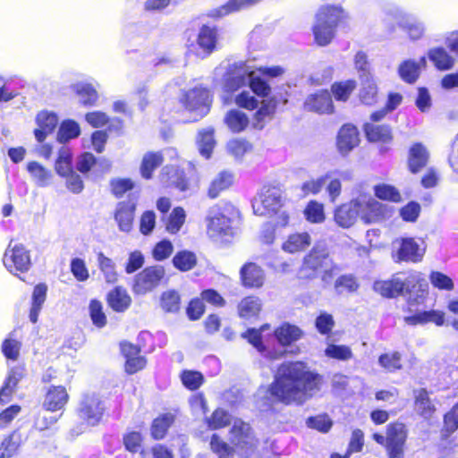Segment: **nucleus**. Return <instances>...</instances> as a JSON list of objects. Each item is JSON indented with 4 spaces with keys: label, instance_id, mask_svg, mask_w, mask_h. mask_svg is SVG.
Listing matches in <instances>:
<instances>
[{
    "label": "nucleus",
    "instance_id": "f704fd0d",
    "mask_svg": "<svg viewBox=\"0 0 458 458\" xmlns=\"http://www.w3.org/2000/svg\"><path fill=\"white\" fill-rule=\"evenodd\" d=\"M361 89L360 90V98L365 105H373L377 101V87L373 77H365L360 80Z\"/></svg>",
    "mask_w": 458,
    "mask_h": 458
},
{
    "label": "nucleus",
    "instance_id": "4c0bfd02",
    "mask_svg": "<svg viewBox=\"0 0 458 458\" xmlns=\"http://www.w3.org/2000/svg\"><path fill=\"white\" fill-rule=\"evenodd\" d=\"M27 169L38 187L48 185L52 177V174L49 170L36 161L30 162L27 165Z\"/></svg>",
    "mask_w": 458,
    "mask_h": 458
},
{
    "label": "nucleus",
    "instance_id": "7ed1b4c3",
    "mask_svg": "<svg viewBox=\"0 0 458 458\" xmlns=\"http://www.w3.org/2000/svg\"><path fill=\"white\" fill-rule=\"evenodd\" d=\"M340 271L341 267L333 262L327 248L324 244H315L303 257L298 274L301 278L314 279L322 272V281L329 283Z\"/></svg>",
    "mask_w": 458,
    "mask_h": 458
},
{
    "label": "nucleus",
    "instance_id": "4be33fe9",
    "mask_svg": "<svg viewBox=\"0 0 458 458\" xmlns=\"http://www.w3.org/2000/svg\"><path fill=\"white\" fill-rule=\"evenodd\" d=\"M160 180L168 186H174L181 191L188 190V182L183 172L173 165H165L160 174Z\"/></svg>",
    "mask_w": 458,
    "mask_h": 458
},
{
    "label": "nucleus",
    "instance_id": "a878e982",
    "mask_svg": "<svg viewBox=\"0 0 458 458\" xmlns=\"http://www.w3.org/2000/svg\"><path fill=\"white\" fill-rule=\"evenodd\" d=\"M311 244V237L308 233H293L283 243L282 249L289 253L305 250Z\"/></svg>",
    "mask_w": 458,
    "mask_h": 458
},
{
    "label": "nucleus",
    "instance_id": "680f3d73",
    "mask_svg": "<svg viewBox=\"0 0 458 458\" xmlns=\"http://www.w3.org/2000/svg\"><path fill=\"white\" fill-rule=\"evenodd\" d=\"M210 447L219 458H231L233 456L232 448L226 443L222 441L216 434L212 436Z\"/></svg>",
    "mask_w": 458,
    "mask_h": 458
},
{
    "label": "nucleus",
    "instance_id": "338daca9",
    "mask_svg": "<svg viewBox=\"0 0 458 458\" xmlns=\"http://www.w3.org/2000/svg\"><path fill=\"white\" fill-rule=\"evenodd\" d=\"M182 381L187 388L196 390L201 386L203 376L198 371H184L182 374Z\"/></svg>",
    "mask_w": 458,
    "mask_h": 458
},
{
    "label": "nucleus",
    "instance_id": "c85d7f7f",
    "mask_svg": "<svg viewBox=\"0 0 458 458\" xmlns=\"http://www.w3.org/2000/svg\"><path fill=\"white\" fill-rule=\"evenodd\" d=\"M107 301L114 310L123 312L129 308L131 300L124 289L116 287L109 293Z\"/></svg>",
    "mask_w": 458,
    "mask_h": 458
},
{
    "label": "nucleus",
    "instance_id": "b1692460",
    "mask_svg": "<svg viewBox=\"0 0 458 458\" xmlns=\"http://www.w3.org/2000/svg\"><path fill=\"white\" fill-rule=\"evenodd\" d=\"M428 153L425 147L420 143L414 144L410 149L409 155V169L411 173L416 174L423 168L428 162Z\"/></svg>",
    "mask_w": 458,
    "mask_h": 458
},
{
    "label": "nucleus",
    "instance_id": "473e14b6",
    "mask_svg": "<svg viewBox=\"0 0 458 458\" xmlns=\"http://www.w3.org/2000/svg\"><path fill=\"white\" fill-rule=\"evenodd\" d=\"M374 290L384 297L393 298L403 293V284L399 278L389 281L376 282Z\"/></svg>",
    "mask_w": 458,
    "mask_h": 458
},
{
    "label": "nucleus",
    "instance_id": "72a5a7b5",
    "mask_svg": "<svg viewBox=\"0 0 458 458\" xmlns=\"http://www.w3.org/2000/svg\"><path fill=\"white\" fill-rule=\"evenodd\" d=\"M199 153L206 158H209L216 144L214 129L208 128L199 131L197 138Z\"/></svg>",
    "mask_w": 458,
    "mask_h": 458
},
{
    "label": "nucleus",
    "instance_id": "f8f14e48",
    "mask_svg": "<svg viewBox=\"0 0 458 458\" xmlns=\"http://www.w3.org/2000/svg\"><path fill=\"white\" fill-rule=\"evenodd\" d=\"M406 437L404 424L394 423L387 427L386 448L389 458H403Z\"/></svg>",
    "mask_w": 458,
    "mask_h": 458
},
{
    "label": "nucleus",
    "instance_id": "c03bdc74",
    "mask_svg": "<svg viewBox=\"0 0 458 458\" xmlns=\"http://www.w3.org/2000/svg\"><path fill=\"white\" fill-rule=\"evenodd\" d=\"M174 421V417L171 414H165L161 417L155 419L151 426V436L155 439H162L168 428Z\"/></svg>",
    "mask_w": 458,
    "mask_h": 458
},
{
    "label": "nucleus",
    "instance_id": "58836bf2",
    "mask_svg": "<svg viewBox=\"0 0 458 458\" xmlns=\"http://www.w3.org/2000/svg\"><path fill=\"white\" fill-rule=\"evenodd\" d=\"M252 4V0H230L226 4L212 10L208 13V16L213 18H221L233 12H236L245 7L250 6Z\"/></svg>",
    "mask_w": 458,
    "mask_h": 458
},
{
    "label": "nucleus",
    "instance_id": "ddd939ff",
    "mask_svg": "<svg viewBox=\"0 0 458 458\" xmlns=\"http://www.w3.org/2000/svg\"><path fill=\"white\" fill-rule=\"evenodd\" d=\"M250 71L244 62L234 63L229 65L225 79L224 89L227 92H233L250 82Z\"/></svg>",
    "mask_w": 458,
    "mask_h": 458
},
{
    "label": "nucleus",
    "instance_id": "dca6fc26",
    "mask_svg": "<svg viewBox=\"0 0 458 458\" xmlns=\"http://www.w3.org/2000/svg\"><path fill=\"white\" fill-rule=\"evenodd\" d=\"M359 142V132L355 126L345 124L341 128L337 138V147L341 154H348Z\"/></svg>",
    "mask_w": 458,
    "mask_h": 458
},
{
    "label": "nucleus",
    "instance_id": "ea45409f",
    "mask_svg": "<svg viewBox=\"0 0 458 458\" xmlns=\"http://www.w3.org/2000/svg\"><path fill=\"white\" fill-rule=\"evenodd\" d=\"M233 183V174L228 172H221L211 182L208 189V196L211 199L216 198L219 193L229 188Z\"/></svg>",
    "mask_w": 458,
    "mask_h": 458
},
{
    "label": "nucleus",
    "instance_id": "cd10ccee",
    "mask_svg": "<svg viewBox=\"0 0 458 458\" xmlns=\"http://www.w3.org/2000/svg\"><path fill=\"white\" fill-rule=\"evenodd\" d=\"M428 56L440 71L450 70L454 65V59L443 47L431 48L428 52Z\"/></svg>",
    "mask_w": 458,
    "mask_h": 458
},
{
    "label": "nucleus",
    "instance_id": "6ab92c4d",
    "mask_svg": "<svg viewBox=\"0 0 458 458\" xmlns=\"http://www.w3.org/2000/svg\"><path fill=\"white\" fill-rule=\"evenodd\" d=\"M68 399L69 395L64 386H53L49 387L46 394L43 406L48 411H55L64 408Z\"/></svg>",
    "mask_w": 458,
    "mask_h": 458
},
{
    "label": "nucleus",
    "instance_id": "423d86ee",
    "mask_svg": "<svg viewBox=\"0 0 458 458\" xmlns=\"http://www.w3.org/2000/svg\"><path fill=\"white\" fill-rule=\"evenodd\" d=\"M182 101L186 109L196 114L193 120L202 118L209 112L211 98L207 89L194 88L185 93Z\"/></svg>",
    "mask_w": 458,
    "mask_h": 458
},
{
    "label": "nucleus",
    "instance_id": "2eb2a0df",
    "mask_svg": "<svg viewBox=\"0 0 458 458\" xmlns=\"http://www.w3.org/2000/svg\"><path fill=\"white\" fill-rule=\"evenodd\" d=\"M304 107L308 111L320 114L331 113L333 111V102L330 93L327 90H321L310 95L304 102Z\"/></svg>",
    "mask_w": 458,
    "mask_h": 458
},
{
    "label": "nucleus",
    "instance_id": "2f4dec72",
    "mask_svg": "<svg viewBox=\"0 0 458 458\" xmlns=\"http://www.w3.org/2000/svg\"><path fill=\"white\" fill-rule=\"evenodd\" d=\"M261 301L258 297H246L238 304V314L243 318L256 317L261 310Z\"/></svg>",
    "mask_w": 458,
    "mask_h": 458
},
{
    "label": "nucleus",
    "instance_id": "4468645a",
    "mask_svg": "<svg viewBox=\"0 0 458 458\" xmlns=\"http://www.w3.org/2000/svg\"><path fill=\"white\" fill-rule=\"evenodd\" d=\"M135 208L136 203L132 200L121 201L117 204L114 219L121 231L128 233L131 230Z\"/></svg>",
    "mask_w": 458,
    "mask_h": 458
},
{
    "label": "nucleus",
    "instance_id": "412c9836",
    "mask_svg": "<svg viewBox=\"0 0 458 458\" xmlns=\"http://www.w3.org/2000/svg\"><path fill=\"white\" fill-rule=\"evenodd\" d=\"M38 128L34 131L38 142L44 141L47 135L51 133L58 123V118L54 113L40 112L37 115Z\"/></svg>",
    "mask_w": 458,
    "mask_h": 458
},
{
    "label": "nucleus",
    "instance_id": "6e6552de",
    "mask_svg": "<svg viewBox=\"0 0 458 458\" xmlns=\"http://www.w3.org/2000/svg\"><path fill=\"white\" fill-rule=\"evenodd\" d=\"M165 276L162 266L148 267L134 278L133 291L137 294H145L156 288Z\"/></svg>",
    "mask_w": 458,
    "mask_h": 458
},
{
    "label": "nucleus",
    "instance_id": "f03ea898",
    "mask_svg": "<svg viewBox=\"0 0 458 458\" xmlns=\"http://www.w3.org/2000/svg\"><path fill=\"white\" fill-rule=\"evenodd\" d=\"M390 213L387 205L372 197L360 195L340 206L335 212V220L341 227L349 228L354 225L358 217L365 224H371L389 216Z\"/></svg>",
    "mask_w": 458,
    "mask_h": 458
},
{
    "label": "nucleus",
    "instance_id": "bb28decb",
    "mask_svg": "<svg viewBox=\"0 0 458 458\" xmlns=\"http://www.w3.org/2000/svg\"><path fill=\"white\" fill-rule=\"evenodd\" d=\"M364 131L368 140L372 142L381 141L386 143L391 141L393 138L391 128L388 125L366 123Z\"/></svg>",
    "mask_w": 458,
    "mask_h": 458
},
{
    "label": "nucleus",
    "instance_id": "0e129e2a",
    "mask_svg": "<svg viewBox=\"0 0 458 458\" xmlns=\"http://www.w3.org/2000/svg\"><path fill=\"white\" fill-rule=\"evenodd\" d=\"M227 151L235 157L241 158L251 148V145L243 140H232L226 145Z\"/></svg>",
    "mask_w": 458,
    "mask_h": 458
},
{
    "label": "nucleus",
    "instance_id": "13d9d810",
    "mask_svg": "<svg viewBox=\"0 0 458 458\" xmlns=\"http://www.w3.org/2000/svg\"><path fill=\"white\" fill-rule=\"evenodd\" d=\"M21 347V342L9 337L3 342L2 352L7 359L17 360L20 356Z\"/></svg>",
    "mask_w": 458,
    "mask_h": 458
},
{
    "label": "nucleus",
    "instance_id": "5fc2aeb1",
    "mask_svg": "<svg viewBox=\"0 0 458 458\" xmlns=\"http://www.w3.org/2000/svg\"><path fill=\"white\" fill-rule=\"evenodd\" d=\"M375 194L378 199L384 200L400 202L402 199L399 191L391 185L383 184L376 186Z\"/></svg>",
    "mask_w": 458,
    "mask_h": 458
},
{
    "label": "nucleus",
    "instance_id": "393cba45",
    "mask_svg": "<svg viewBox=\"0 0 458 458\" xmlns=\"http://www.w3.org/2000/svg\"><path fill=\"white\" fill-rule=\"evenodd\" d=\"M275 335L281 345L289 346L301 338L302 331L296 326L284 323L276 329Z\"/></svg>",
    "mask_w": 458,
    "mask_h": 458
},
{
    "label": "nucleus",
    "instance_id": "37998d69",
    "mask_svg": "<svg viewBox=\"0 0 458 458\" xmlns=\"http://www.w3.org/2000/svg\"><path fill=\"white\" fill-rule=\"evenodd\" d=\"M73 89L83 106H93L96 103L98 92L90 84L77 83L73 85Z\"/></svg>",
    "mask_w": 458,
    "mask_h": 458
},
{
    "label": "nucleus",
    "instance_id": "69168bd1",
    "mask_svg": "<svg viewBox=\"0 0 458 458\" xmlns=\"http://www.w3.org/2000/svg\"><path fill=\"white\" fill-rule=\"evenodd\" d=\"M326 355L331 358L347 360L352 358V352L348 346L330 344L325 351Z\"/></svg>",
    "mask_w": 458,
    "mask_h": 458
},
{
    "label": "nucleus",
    "instance_id": "8fccbe9b",
    "mask_svg": "<svg viewBox=\"0 0 458 458\" xmlns=\"http://www.w3.org/2000/svg\"><path fill=\"white\" fill-rule=\"evenodd\" d=\"M160 305L165 312H177L180 309V296L174 290L163 293Z\"/></svg>",
    "mask_w": 458,
    "mask_h": 458
},
{
    "label": "nucleus",
    "instance_id": "e433bc0d",
    "mask_svg": "<svg viewBox=\"0 0 458 458\" xmlns=\"http://www.w3.org/2000/svg\"><path fill=\"white\" fill-rule=\"evenodd\" d=\"M225 123L232 131L240 132L247 127L249 119L243 112L231 110L226 114Z\"/></svg>",
    "mask_w": 458,
    "mask_h": 458
},
{
    "label": "nucleus",
    "instance_id": "09e8293b",
    "mask_svg": "<svg viewBox=\"0 0 458 458\" xmlns=\"http://www.w3.org/2000/svg\"><path fill=\"white\" fill-rule=\"evenodd\" d=\"M80 135V127L77 123L72 120L64 122L58 131L57 140L60 142H66Z\"/></svg>",
    "mask_w": 458,
    "mask_h": 458
},
{
    "label": "nucleus",
    "instance_id": "de8ad7c7",
    "mask_svg": "<svg viewBox=\"0 0 458 458\" xmlns=\"http://www.w3.org/2000/svg\"><path fill=\"white\" fill-rule=\"evenodd\" d=\"M458 428V407L454 406L444 417V427L441 430V437L446 439Z\"/></svg>",
    "mask_w": 458,
    "mask_h": 458
},
{
    "label": "nucleus",
    "instance_id": "603ef678",
    "mask_svg": "<svg viewBox=\"0 0 458 458\" xmlns=\"http://www.w3.org/2000/svg\"><path fill=\"white\" fill-rule=\"evenodd\" d=\"M197 42L205 52L210 53L216 46V30H199L197 36Z\"/></svg>",
    "mask_w": 458,
    "mask_h": 458
},
{
    "label": "nucleus",
    "instance_id": "bf43d9fd",
    "mask_svg": "<svg viewBox=\"0 0 458 458\" xmlns=\"http://www.w3.org/2000/svg\"><path fill=\"white\" fill-rule=\"evenodd\" d=\"M89 314L95 326L103 327L106 324V317L102 310V304L100 301L96 300L90 301Z\"/></svg>",
    "mask_w": 458,
    "mask_h": 458
},
{
    "label": "nucleus",
    "instance_id": "3c124183",
    "mask_svg": "<svg viewBox=\"0 0 458 458\" xmlns=\"http://www.w3.org/2000/svg\"><path fill=\"white\" fill-rule=\"evenodd\" d=\"M355 88L356 81L353 80H348L343 82L334 83L332 85V92L335 99L346 101Z\"/></svg>",
    "mask_w": 458,
    "mask_h": 458
},
{
    "label": "nucleus",
    "instance_id": "f3484780",
    "mask_svg": "<svg viewBox=\"0 0 458 458\" xmlns=\"http://www.w3.org/2000/svg\"><path fill=\"white\" fill-rule=\"evenodd\" d=\"M414 410L424 419H430L436 411V406L426 388L413 390Z\"/></svg>",
    "mask_w": 458,
    "mask_h": 458
},
{
    "label": "nucleus",
    "instance_id": "6e6d98bb",
    "mask_svg": "<svg viewBox=\"0 0 458 458\" xmlns=\"http://www.w3.org/2000/svg\"><path fill=\"white\" fill-rule=\"evenodd\" d=\"M358 287L359 284L352 275L341 276L335 283V288L339 293H342L344 291L353 293Z\"/></svg>",
    "mask_w": 458,
    "mask_h": 458
},
{
    "label": "nucleus",
    "instance_id": "f257e3e1",
    "mask_svg": "<svg viewBox=\"0 0 458 458\" xmlns=\"http://www.w3.org/2000/svg\"><path fill=\"white\" fill-rule=\"evenodd\" d=\"M323 381V376L310 370L301 361L284 362L277 369L269 393L286 405H301L320 391Z\"/></svg>",
    "mask_w": 458,
    "mask_h": 458
},
{
    "label": "nucleus",
    "instance_id": "052dcab7",
    "mask_svg": "<svg viewBox=\"0 0 458 458\" xmlns=\"http://www.w3.org/2000/svg\"><path fill=\"white\" fill-rule=\"evenodd\" d=\"M355 69L359 73L360 80L372 76L368 56L363 51H359L354 56Z\"/></svg>",
    "mask_w": 458,
    "mask_h": 458
},
{
    "label": "nucleus",
    "instance_id": "39448f33",
    "mask_svg": "<svg viewBox=\"0 0 458 458\" xmlns=\"http://www.w3.org/2000/svg\"><path fill=\"white\" fill-rule=\"evenodd\" d=\"M348 19V13L342 7L330 4L323 5L316 13L313 29H335L344 26Z\"/></svg>",
    "mask_w": 458,
    "mask_h": 458
},
{
    "label": "nucleus",
    "instance_id": "20e7f679",
    "mask_svg": "<svg viewBox=\"0 0 458 458\" xmlns=\"http://www.w3.org/2000/svg\"><path fill=\"white\" fill-rule=\"evenodd\" d=\"M282 207V191L275 186H265L252 199L254 214L266 216L276 213Z\"/></svg>",
    "mask_w": 458,
    "mask_h": 458
},
{
    "label": "nucleus",
    "instance_id": "7c9ffc66",
    "mask_svg": "<svg viewBox=\"0 0 458 458\" xmlns=\"http://www.w3.org/2000/svg\"><path fill=\"white\" fill-rule=\"evenodd\" d=\"M164 161L163 155L160 152H148L144 155L140 165V174L145 179L152 177V172L157 168Z\"/></svg>",
    "mask_w": 458,
    "mask_h": 458
},
{
    "label": "nucleus",
    "instance_id": "a18cd8bd",
    "mask_svg": "<svg viewBox=\"0 0 458 458\" xmlns=\"http://www.w3.org/2000/svg\"><path fill=\"white\" fill-rule=\"evenodd\" d=\"M98 261L100 270L105 276V279L109 284H114L117 280V273L113 260L106 257L102 252L98 255Z\"/></svg>",
    "mask_w": 458,
    "mask_h": 458
},
{
    "label": "nucleus",
    "instance_id": "49530a36",
    "mask_svg": "<svg viewBox=\"0 0 458 458\" xmlns=\"http://www.w3.org/2000/svg\"><path fill=\"white\" fill-rule=\"evenodd\" d=\"M401 284H403V293L405 291L410 294V301H411L413 292L417 286H420L422 290L428 287L427 280L417 273L411 274L404 281L401 280Z\"/></svg>",
    "mask_w": 458,
    "mask_h": 458
},
{
    "label": "nucleus",
    "instance_id": "79ce46f5",
    "mask_svg": "<svg viewBox=\"0 0 458 458\" xmlns=\"http://www.w3.org/2000/svg\"><path fill=\"white\" fill-rule=\"evenodd\" d=\"M174 266L181 271H189L197 264L196 255L189 250H182L173 258Z\"/></svg>",
    "mask_w": 458,
    "mask_h": 458
},
{
    "label": "nucleus",
    "instance_id": "0eeeda50",
    "mask_svg": "<svg viewBox=\"0 0 458 458\" xmlns=\"http://www.w3.org/2000/svg\"><path fill=\"white\" fill-rule=\"evenodd\" d=\"M231 433V440L242 455L248 457L254 452L257 440L249 424L237 420L234 422Z\"/></svg>",
    "mask_w": 458,
    "mask_h": 458
},
{
    "label": "nucleus",
    "instance_id": "4d7b16f0",
    "mask_svg": "<svg viewBox=\"0 0 458 458\" xmlns=\"http://www.w3.org/2000/svg\"><path fill=\"white\" fill-rule=\"evenodd\" d=\"M185 220V212L182 208H175L169 216L166 230L169 233H177Z\"/></svg>",
    "mask_w": 458,
    "mask_h": 458
},
{
    "label": "nucleus",
    "instance_id": "5701e85b",
    "mask_svg": "<svg viewBox=\"0 0 458 458\" xmlns=\"http://www.w3.org/2000/svg\"><path fill=\"white\" fill-rule=\"evenodd\" d=\"M423 252L420 250L418 243L412 239H403L400 248L397 251V261L417 262L421 259Z\"/></svg>",
    "mask_w": 458,
    "mask_h": 458
},
{
    "label": "nucleus",
    "instance_id": "e2e57ef3",
    "mask_svg": "<svg viewBox=\"0 0 458 458\" xmlns=\"http://www.w3.org/2000/svg\"><path fill=\"white\" fill-rule=\"evenodd\" d=\"M378 362L388 371L402 369L401 354L398 352H394L392 354H382L378 359Z\"/></svg>",
    "mask_w": 458,
    "mask_h": 458
},
{
    "label": "nucleus",
    "instance_id": "9b49d317",
    "mask_svg": "<svg viewBox=\"0 0 458 458\" xmlns=\"http://www.w3.org/2000/svg\"><path fill=\"white\" fill-rule=\"evenodd\" d=\"M102 401L95 394H85L78 407L79 417L89 425L95 426L102 418L104 412Z\"/></svg>",
    "mask_w": 458,
    "mask_h": 458
},
{
    "label": "nucleus",
    "instance_id": "9d476101",
    "mask_svg": "<svg viewBox=\"0 0 458 458\" xmlns=\"http://www.w3.org/2000/svg\"><path fill=\"white\" fill-rule=\"evenodd\" d=\"M206 223L207 233L211 238L231 233V220L224 215L218 205H214L208 210Z\"/></svg>",
    "mask_w": 458,
    "mask_h": 458
},
{
    "label": "nucleus",
    "instance_id": "a19ab883",
    "mask_svg": "<svg viewBox=\"0 0 458 458\" xmlns=\"http://www.w3.org/2000/svg\"><path fill=\"white\" fill-rule=\"evenodd\" d=\"M398 73L403 81L407 83H414L420 76V64L414 60L403 62L398 68Z\"/></svg>",
    "mask_w": 458,
    "mask_h": 458
},
{
    "label": "nucleus",
    "instance_id": "c756f323",
    "mask_svg": "<svg viewBox=\"0 0 458 458\" xmlns=\"http://www.w3.org/2000/svg\"><path fill=\"white\" fill-rule=\"evenodd\" d=\"M47 286L45 284H38L34 287L32 293V306L30 311V319L32 323L38 321V314L46 301Z\"/></svg>",
    "mask_w": 458,
    "mask_h": 458
},
{
    "label": "nucleus",
    "instance_id": "a211bd4d",
    "mask_svg": "<svg viewBox=\"0 0 458 458\" xmlns=\"http://www.w3.org/2000/svg\"><path fill=\"white\" fill-rule=\"evenodd\" d=\"M242 284L245 287H261L264 284L265 275L260 267L255 263L245 264L240 271Z\"/></svg>",
    "mask_w": 458,
    "mask_h": 458
},
{
    "label": "nucleus",
    "instance_id": "774afa93",
    "mask_svg": "<svg viewBox=\"0 0 458 458\" xmlns=\"http://www.w3.org/2000/svg\"><path fill=\"white\" fill-rule=\"evenodd\" d=\"M19 443L14 435L6 437L0 446V458H11L18 450Z\"/></svg>",
    "mask_w": 458,
    "mask_h": 458
},
{
    "label": "nucleus",
    "instance_id": "aec40b11",
    "mask_svg": "<svg viewBox=\"0 0 458 458\" xmlns=\"http://www.w3.org/2000/svg\"><path fill=\"white\" fill-rule=\"evenodd\" d=\"M25 369L21 366L13 367L4 380V386L0 389V401L8 402L11 395L15 392L19 382L24 377Z\"/></svg>",
    "mask_w": 458,
    "mask_h": 458
},
{
    "label": "nucleus",
    "instance_id": "c9c22d12",
    "mask_svg": "<svg viewBox=\"0 0 458 458\" xmlns=\"http://www.w3.org/2000/svg\"><path fill=\"white\" fill-rule=\"evenodd\" d=\"M277 106V100L276 98H272L267 101H263L261 107L256 112L253 127L256 129H262L264 127V120L271 118L276 111Z\"/></svg>",
    "mask_w": 458,
    "mask_h": 458
},
{
    "label": "nucleus",
    "instance_id": "1a4fd4ad",
    "mask_svg": "<svg viewBox=\"0 0 458 458\" xmlns=\"http://www.w3.org/2000/svg\"><path fill=\"white\" fill-rule=\"evenodd\" d=\"M3 262L10 272L14 270L26 272L31 265L30 252L22 244H15L12 247L10 243L4 252Z\"/></svg>",
    "mask_w": 458,
    "mask_h": 458
},
{
    "label": "nucleus",
    "instance_id": "864d4df0",
    "mask_svg": "<svg viewBox=\"0 0 458 458\" xmlns=\"http://www.w3.org/2000/svg\"><path fill=\"white\" fill-rule=\"evenodd\" d=\"M305 216L311 223H321L325 220L324 208L322 204L310 201L305 208Z\"/></svg>",
    "mask_w": 458,
    "mask_h": 458
}]
</instances>
